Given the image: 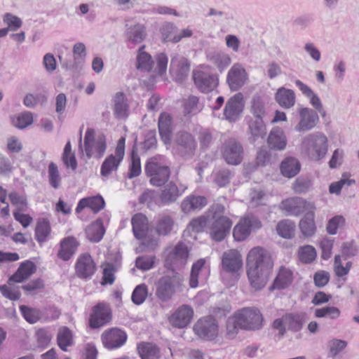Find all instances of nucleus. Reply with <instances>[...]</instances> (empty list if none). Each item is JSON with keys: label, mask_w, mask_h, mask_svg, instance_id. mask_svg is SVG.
Here are the masks:
<instances>
[{"label": "nucleus", "mask_w": 359, "mask_h": 359, "mask_svg": "<svg viewBox=\"0 0 359 359\" xmlns=\"http://www.w3.org/2000/svg\"><path fill=\"white\" fill-rule=\"evenodd\" d=\"M273 262L270 254L263 248L251 249L247 256V276L250 285L255 290L263 288L267 283Z\"/></svg>", "instance_id": "f257e3e1"}, {"label": "nucleus", "mask_w": 359, "mask_h": 359, "mask_svg": "<svg viewBox=\"0 0 359 359\" xmlns=\"http://www.w3.org/2000/svg\"><path fill=\"white\" fill-rule=\"evenodd\" d=\"M263 326V316L259 310L255 307H245L238 310L229 318L226 323L227 334L233 337L238 330L255 331Z\"/></svg>", "instance_id": "f03ea898"}, {"label": "nucleus", "mask_w": 359, "mask_h": 359, "mask_svg": "<svg viewBox=\"0 0 359 359\" xmlns=\"http://www.w3.org/2000/svg\"><path fill=\"white\" fill-rule=\"evenodd\" d=\"M328 139L322 132H314L305 135L300 144L302 155L313 161L325 158L328 151Z\"/></svg>", "instance_id": "7ed1b4c3"}, {"label": "nucleus", "mask_w": 359, "mask_h": 359, "mask_svg": "<svg viewBox=\"0 0 359 359\" xmlns=\"http://www.w3.org/2000/svg\"><path fill=\"white\" fill-rule=\"evenodd\" d=\"M80 148L85 153L88 159L100 158L107 149L106 138L104 135L95 136V131L88 128L86 131L83 146L80 143Z\"/></svg>", "instance_id": "20e7f679"}, {"label": "nucleus", "mask_w": 359, "mask_h": 359, "mask_svg": "<svg viewBox=\"0 0 359 359\" xmlns=\"http://www.w3.org/2000/svg\"><path fill=\"white\" fill-rule=\"evenodd\" d=\"M146 175L149 182L154 187H161L168 180L170 175L169 166L161 159L154 157L150 158L145 165Z\"/></svg>", "instance_id": "39448f33"}, {"label": "nucleus", "mask_w": 359, "mask_h": 359, "mask_svg": "<svg viewBox=\"0 0 359 359\" xmlns=\"http://www.w3.org/2000/svg\"><path fill=\"white\" fill-rule=\"evenodd\" d=\"M306 320L304 313H287L281 318L275 319L272 327L278 331L279 337H282L286 332V327L294 332L300 331Z\"/></svg>", "instance_id": "423d86ee"}, {"label": "nucleus", "mask_w": 359, "mask_h": 359, "mask_svg": "<svg viewBox=\"0 0 359 359\" xmlns=\"http://www.w3.org/2000/svg\"><path fill=\"white\" fill-rule=\"evenodd\" d=\"M279 208L287 215L299 216L302 214L315 212L316 206L313 203L307 201L303 198L294 196L283 200L279 205Z\"/></svg>", "instance_id": "0eeeda50"}, {"label": "nucleus", "mask_w": 359, "mask_h": 359, "mask_svg": "<svg viewBox=\"0 0 359 359\" xmlns=\"http://www.w3.org/2000/svg\"><path fill=\"white\" fill-rule=\"evenodd\" d=\"M189 251L185 244L178 243L173 247L168 248L165 251V265L167 268L175 270L186 265Z\"/></svg>", "instance_id": "6e6552de"}, {"label": "nucleus", "mask_w": 359, "mask_h": 359, "mask_svg": "<svg viewBox=\"0 0 359 359\" xmlns=\"http://www.w3.org/2000/svg\"><path fill=\"white\" fill-rule=\"evenodd\" d=\"M232 222L223 215L214 214L208 219V228L211 238L215 241H221L229 233Z\"/></svg>", "instance_id": "1a4fd4ad"}, {"label": "nucleus", "mask_w": 359, "mask_h": 359, "mask_svg": "<svg viewBox=\"0 0 359 359\" xmlns=\"http://www.w3.org/2000/svg\"><path fill=\"white\" fill-rule=\"evenodd\" d=\"M261 226L262 223L257 217L253 215H248L241 218L234 226L233 236L237 241H243L250 235L252 231L258 229Z\"/></svg>", "instance_id": "9d476101"}, {"label": "nucleus", "mask_w": 359, "mask_h": 359, "mask_svg": "<svg viewBox=\"0 0 359 359\" xmlns=\"http://www.w3.org/2000/svg\"><path fill=\"white\" fill-rule=\"evenodd\" d=\"M127 338L126 332L117 327L106 330L101 334V341L104 347L110 351L123 346Z\"/></svg>", "instance_id": "9b49d317"}, {"label": "nucleus", "mask_w": 359, "mask_h": 359, "mask_svg": "<svg viewBox=\"0 0 359 359\" xmlns=\"http://www.w3.org/2000/svg\"><path fill=\"white\" fill-rule=\"evenodd\" d=\"M195 334L201 339L213 340L218 335V325L212 317H205L198 320L194 326Z\"/></svg>", "instance_id": "f8f14e48"}, {"label": "nucleus", "mask_w": 359, "mask_h": 359, "mask_svg": "<svg viewBox=\"0 0 359 359\" xmlns=\"http://www.w3.org/2000/svg\"><path fill=\"white\" fill-rule=\"evenodd\" d=\"M179 280L175 276L165 275L161 277L156 283V296L162 302L171 299L175 292V286Z\"/></svg>", "instance_id": "ddd939ff"}, {"label": "nucleus", "mask_w": 359, "mask_h": 359, "mask_svg": "<svg viewBox=\"0 0 359 359\" xmlns=\"http://www.w3.org/2000/svg\"><path fill=\"white\" fill-rule=\"evenodd\" d=\"M222 153L224 159L228 164L236 165L240 164L243 160V147L235 139H229L224 143Z\"/></svg>", "instance_id": "4468645a"}, {"label": "nucleus", "mask_w": 359, "mask_h": 359, "mask_svg": "<svg viewBox=\"0 0 359 359\" xmlns=\"http://www.w3.org/2000/svg\"><path fill=\"white\" fill-rule=\"evenodd\" d=\"M357 253V248L353 242L345 243L341 247V255H336L334 257V270L336 274L338 276H344L346 275L351 266L350 262H347L346 265L344 266L341 262V257H344V260L346 259L353 257Z\"/></svg>", "instance_id": "2eb2a0df"}, {"label": "nucleus", "mask_w": 359, "mask_h": 359, "mask_svg": "<svg viewBox=\"0 0 359 359\" xmlns=\"http://www.w3.org/2000/svg\"><path fill=\"white\" fill-rule=\"evenodd\" d=\"M111 318V309L105 303H98L93 307L89 318V325L92 328H100L107 324Z\"/></svg>", "instance_id": "dca6fc26"}, {"label": "nucleus", "mask_w": 359, "mask_h": 359, "mask_svg": "<svg viewBox=\"0 0 359 359\" xmlns=\"http://www.w3.org/2000/svg\"><path fill=\"white\" fill-rule=\"evenodd\" d=\"M248 79V73L243 65L235 63L230 68L226 76L227 83L231 90H239Z\"/></svg>", "instance_id": "f3484780"}, {"label": "nucleus", "mask_w": 359, "mask_h": 359, "mask_svg": "<svg viewBox=\"0 0 359 359\" xmlns=\"http://www.w3.org/2000/svg\"><path fill=\"white\" fill-rule=\"evenodd\" d=\"M193 78L195 85L202 93L212 91L219 82L216 75L201 70L194 72Z\"/></svg>", "instance_id": "a211bd4d"}, {"label": "nucleus", "mask_w": 359, "mask_h": 359, "mask_svg": "<svg viewBox=\"0 0 359 359\" xmlns=\"http://www.w3.org/2000/svg\"><path fill=\"white\" fill-rule=\"evenodd\" d=\"M189 70L190 63L187 58L179 55L172 57L170 72L177 82H182L187 77Z\"/></svg>", "instance_id": "6ab92c4d"}, {"label": "nucleus", "mask_w": 359, "mask_h": 359, "mask_svg": "<svg viewBox=\"0 0 359 359\" xmlns=\"http://www.w3.org/2000/svg\"><path fill=\"white\" fill-rule=\"evenodd\" d=\"M187 189V187L185 184L170 182L161 191L160 202L165 205L172 203L176 201L184 193Z\"/></svg>", "instance_id": "aec40b11"}, {"label": "nucleus", "mask_w": 359, "mask_h": 359, "mask_svg": "<svg viewBox=\"0 0 359 359\" xmlns=\"http://www.w3.org/2000/svg\"><path fill=\"white\" fill-rule=\"evenodd\" d=\"M243 108V95L240 93H237L227 101L224 110V115L228 121L234 122L238 119Z\"/></svg>", "instance_id": "412c9836"}, {"label": "nucleus", "mask_w": 359, "mask_h": 359, "mask_svg": "<svg viewBox=\"0 0 359 359\" xmlns=\"http://www.w3.org/2000/svg\"><path fill=\"white\" fill-rule=\"evenodd\" d=\"M210 276V268L205 265V261L201 259L195 262L190 275L189 285L192 288L198 287L199 283L203 284Z\"/></svg>", "instance_id": "4be33fe9"}, {"label": "nucleus", "mask_w": 359, "mask_h": 359, "mask_svg": "<svg viewBox=\"0 0 359 359\" xmlns=\"http://www.w3.org/2000/svg\"><path fill=\"white\" fill-rule=\"evenodd\" d=\"M76 273L83 279L90 278L95 272V264L88 253L81 255L75 264Z\"/></svg>", "instance_id": "5701e85b"}, {"label": "nucleus", "mask_w": 359, "mask_h": 359, "mask_svg": "<svg viewBox=\"0 0 359 359\" xmlns=\"http://www.w3.org/2000/svg\"><path fill=\"white\" fill-rule=\"evenodd\" d=\"M299 121L294 129L297 132L308 131L313 128L317 124L319 118L318 114L312 109L302 107L298 109Z\"/></svg>", "instance_id": "b1692460"}, {"label": "nucleus", "mask_w": 359, "mask_h": 359, "mask_svg": "<svg viewBox=\"0 0 359 359\" xmlns=\"http://www.w3.org/2000/svg\"><path fill=\"white\" fill-rule=\"evenodd\" d=\"M242 264V258L238 250H230L223 253L222 265L226 272L236 273L241 269Z\"/></svg>", "instance_id": "393cba45"}, {"label": "nucleus", "mask_w": 359, "mask_h": 359, "mask_svg": "<svg viewBox=\"0 0 359 359\" xmlns=\"http://www.w3.org/2000/svg\"><path fill=\"white\" fill-rule=\"evenodd\" d=\"M194 315L192 309L187 305L179 307L170 316V324L178 328L187 327L191 322Z\"/></svg>", "instance_id": "a878e982"}, {"label": "nucleus", "mask_w": 359, "mask_h": 359, "mask_svg": "<svg viewBox=\"0 0 359 359\" xmlns=\"http://www.w3.org/2000/svg\"><path fill=\"white\" fill-rule=\"evenodd\" d=\"M177 150L182 155L191 154L196 149V143L194 137L187 132L180 131L175 137Z\"/></svg>", "instance_id": "bb28decb"}, {"label": "nucleus", "mask_w": 359, "mask_h": 359, "mask_svg": "<svg viewBox=\"0 0 359 359\" xmlns=\"http://www.w3.org/2000/svg\"><path fill=\"white\" fill-rule=\"evenodd\" d=\"M105 205L103 198L98 195L86 197L81 199L76 208L77 213L81 212L85 208L90 209L93 213H97L104 208Z\"/></svg>", "instance_id": "cd10ccee"}, {"label": "nucleus", "mask_w": 359, "mask_h": 359, "mask_svg": "<svg viewBox=\"0 0 359 359\" xmlns=\"http://www.w3.org/2000/svg\"><path fill=\"white\" fill-rule=\"evenodd\" d=\"M267 142L271 149L283 151L286 148L287 140L281 128H274L269 133Z\"/></svg>", "instance_id": "c85d7f7f"}, {"label": "nucleus", "mask_w": 359, "mask_h": 359, "mask_svg": "<svg viewBox=\"0 0 359 359\" xmlns=\"http://www.w3.org/2000/svg\"><path fill=\"white\" fill-rule=\"evenodd\" d=\"M123 159V156H119L115 153L114 154L108 156L101 165V175L105 178H108L113 172L118 170Z\"/></svg>", "instance_id": "c756f323"}, {"label": "nucleus", "mask_w": 359, "mask_h": 359, "mask_svg": "<svg viewBox=\"0 0 359 359\" xmlns=\"http://www.w3.org/2000/svg\"><path fill=\"white\" fill-rule=\"evenodd\" d=\"M133 231L137 239L144 238L148 230V220L145 215L142 213L135 214L131 219Z\"/></svg>", "instance_id": "7c9ffc66"}, {"label": "nucleus", "mask_w": 359, "mask_h": 359, "mask_svg": "<svg viewBox=\"0 0 359 359\" xmlns=\"http://www.w3.org/2000/svg\"><path fill=\"white\" fill-rule=\"evenodd\" d=\"M275 99L278 104L285 109L292 107L296 101L294 92L284 87L278 89L275 94Z\"/></svg>", "instance_id": "2f4dec72"}, {"label": "nucleus", "mask_w": 359, "mask_h": 359, "mask_svg": "<svg viewBox=\"0 0 359 359\" xmlns=\"http://www.w3.org/2000/svg\"><path fill=\"white\" fill-rule=\"evenodd\" d=\"M79 246V243L73 237L64 238L60 243V249L58 251L57 256L64 261L69 260L76 252Z\"/></svg>", "instance_id": "473e14b6"}, {"label": "nucleus", "mask_w": 359, "mask_h": 359, "mask_svg": "<svg viewBox=\"0 0 359 359\" xmlns=\"http://www.w3.org/2000/svg\"><path fill=\"white\" fill-rule=\"evenodd\" d=\"M206 204L207 199L205 197L190 195L183 200L181 208L184 213H189L191 211L203 208Z\"/></svg>", "instance_id": "72a5a7b5"}, {"label": "nucleus", "mask_w": 359, "mask_h": 359, "mask_svg": "<svg viewBox=\"0 0 359 359\" xmlns=\"http://www.w3.org/2000/svg\"><path fill=\"white\" fill-rule=\"evenodd\" d=\"M36 271V265L31 261L22 262L16 272L10 278V281L22 283L29 278Z\"/></svg>", "instance_id": "f704fd0d"}, {"label": "nucleus", "mask_w": 359, "mask_h": 359, "mask_svg": "<svg viewBox=\"0 0 359 359\" xmlns=\"http://www.w3.org/2000/svg\"><path fill=\"white\" fill-rule=\"evenodd\" d=\"M208 60L214 64L220 71L225 69L231 62L229 55L224 51H210L207 55Z\"/></svg>", "instance_id": "c9c22d12"}, {"label": "nucleus", "mask_w": 359, "mask_h": 359, "mask_svg": "<svg viewBox=\"0 0 359 359\" xmlns=\"http://www.w3.org/2000/svg\"><path fill=\"white\" fill-rule=\"evenodd\" d=\"M301 165L299 160L294 157H287L280 164V171L283 176L291 178L300 171Z\"/></svg>", "instance_id": "e433bc0d"}, {"label": "nucleus", "mask_w": 359, "mask_h": 359, "mask_svg": "<svg viewBox=\"0 0 359 359\" xmlns=\"http://www.w3.org/2000/svg\"><path fill=\"white\" fill-rule=\"evenodd\" d=\"M147 36L146 28L143 25L136 24L127 29L126 37L129 43L138 44L144 41Z\"/></svg>", "instance_id": "4c0bfd02"}, {"label": "nucleus", "mask_w": 359, "mask_h": 359, "mask_svg": "<svg viewBox=\"0 0 359 359\" xmlns=\"http://www.w3.org/2000/svg\"><path fill=\"white\" fill-rule=\"evenodd\" d=\"M138 353L141 359H159V348L153 343L142 342L137 345Z\"/></svg>", "instance_id": "58836bf2"}, {"label": "nucleus", "mask_w": 359, "mask_h": 359, "mask_svg": "<svg viewBox=\"0 0 359 359\" xmlns=\"http://www.w3.org/2000/svg\"><path fill=\"white\" fill-rule=\"evenodd\" d=\"M171 123L170 116L166 114H161L158 119V130L162 140L168 144L171 139Z\"/></svg>", "instance_id": "ea45409f"}, {"label": "nucleus", "mask_w": 359, "mask_h": 359, "mask_svg": "<svg viewBox=\"0 0 359 359\" xmlns=\"http://www.w3.org/2000/svg\"><path fill=\"white\" fill-rule=\"evenodd\" d=\"M293 273L285 267H281L273 282V287L276 289H285L292 282Z\"/></svg>", "instance_id": "a19ab883"}, {"label": "nucleus", "mask_w": 359, "mask_h": 359, "mask_svg": "<svg viewBox=\"0 0 359 359\" xmlns=\"http://www.w3.org/2000/svg\"><path fill=\"white\" fill-rule=\"evenodd\" d=\"M144 49V46H142L138 50L136 67L141 72H150L154 66V60L151 56Z\"/></svg>", "instance_id": "79ce46f5"}, {"label": "nucleus", "mask_w": 359, "mask_h": 359, "mask_svg": "<svg viewBox=\"0 0 359 359\" xmlns=\"http://www.w3.org/2000/svg\"><path fill=\"white\" fill-rule=\"evenodd\" d=\"M114 114L116 118H125L128 115V105L123 93H117L114 98Z\"/></svg>", "instance_id": "37998d69"}, {"label": "nucleus", "mask_w": 359, "mask_h": 359, "mask_svg": "<svg viewBox=\"0 0 359 359\" xmlns=\"http://www.w3.org/2000/svg\"><path fill=\"white\" fill-rule=\"evenodd\" d=\"M57 341L62 351H67V347L74 344L72 332L67 327H60L57 332Z\"/></svg>", "instance_id": "c03bdc74"}, {"label": "nucleus", "mask_w": 359, "mask_h": 359, "mask_svg": "<svg viewBox=\"0 0 359 359\" xmlns=\"http://www.w3.org/2000/svg\"><path fill=\"white\" fill-rule=\"evenodd\" d=\"M299 228L305 236H313L316 230L314 222V212H307L299 222Z\"/></svg>", "instance_id": "a18cd8bd"}, {"label": "nucleus", "mask_w": 359, "mask_h": 359, "mask_svg": "<svg viewBox=\"0 0 359 359\" xmlns=\"http://www.w3.org/2000/svg\"><path fill=\"white\" fill-rule=\"evenodd\" d=\"M269 194L261 189H253L249 194V205L252 208L265 205L269 200Z\"/></svg>", "instance_id": "49530a36"}, {"label": "nucleus", "mask_w": 359, "mask_h": 359, "mask_svg": "<svg viewBox=\"0 0 359 359\" xmlns=\"http://www.w3.org/2000/svg\"><path fill=\"white\" fill-rule=\"evenodd\" d=\"M88 238L93 242H99L104 234V229L100 219L90 225L86 231Z\"/></svg>", "instance_id": "de8ad7c7"}, {"label": "nucleus", "mask_w": 359, "mask_h": 359, "mask_svg": "<svg viewBox=\"0 0 359 359\" xmlns=\"http://www.w3.org/2000/svg\"><path fill=\"white\" fill-rule=\"evenodd\" d=\"M249 130L252 142H255L258 137H264L266 134V127L262 118L252 119L249 122Z\"/></svg>", "instance_id": "09e8293b"}, {"label": "nucleus", "mask_w": 359, "mask_h": 359, "mask_svg": "<svg viewBox=\"0 0 359 359\" xmlns=\"http://www.w3.org/2000/svg\"><path fill=\"white\" fill-rule=\"evenodd\" d=\"M11 204L15 207V211H27L28 203L25 194L13 191L8 194Z\"/></svg>", "instance_id": "8fccbe9b"}, {"label": "nucleus", "mask_w": 359, "mask_h": 359, "mask_svg": "<svg viewBox=\"0 0 359 359\" xmlns=\"http://www.w3.org/2000/svg\"><path fill=\"white\" fill-rule=\"evenodd\" d=\"M173 224V219L171 216L162 215L158 219L156 230L159 235L166 236L172 231Z\"/></svg>", "instance_id": "3c124183"}, {"label": "nucleus", "mask_w": 359, "mask_h": 359, "mask_svg": "<svg viewBox=\"0 0 359 359\" xmlns=\"http://www.w3.org/2000/svg\"><path fill=\"white\" fill-rule=\"evenodd\" d=\"M33 123V114L31 111L20 113L12 118V124L18 129H25Z\"/></svg>", "instance_id": "603ef678"}, {"label": "nucleus", "mask_w": 359, "mask_h": 359, "mask_svg": "<svg viewBox=\"0 0 359 359\" xmlns=\"http://www.w3.org/2000/svg\"><path fill=\"white\" fill-rule=\"evenodd\" d=\"M276 230L279 236L284 238H291L294 236L295 225L289 219H284L278 222Z\"/></svg>", "instance_id": "864d4df0"}, {"label": "nucleus", "mask_w": 359, "mask_h": 359, "mask_svg": "<svg viewBox=\"0 0 359 359\" xmlns=\"http://www.w3.org/2000/svg\"><path fill=\"white\" fill-rule=\"evenodd\" d=\"M62 161L67 168H71L72 170L76 169L77 161L74 153L72 151V145L69 141H68L65 146L62 155Z\"/></svg>", "instance_id": "5fc2aeb1"}, {"label": "nucleus", "mask_w": 359, "mask_h": 359, "mask_svg": "<svg viewBox=\"0 0 359 359\" xmlns=\"http://www.w3.org/2000/svg\"><path fill=\"white\" fill-rule=\"evenodd\" d=\"M50 233V224L47 220L39 221L35 229V238L39 243H43L47 241Z\"/></svg>", "instance_id": "6e6d98bb"}, {"label": "nucleus", "mask_w": 359, "mask_h": 359, "mask_svg": "<svg viewBox=\"0 0 359 359\" xmlns=\"http://www.w3.org/2000/svg\"><path fill=\"white\" fill-rule=\"evenodd\" d=\"M48 177L49 184L53 188L56 189L60 187L62 177L57 165L53 162H50L48 165Z\"/></svg>", "instance_id": "4d7b16f0"}, {"label": "nucleus", "mask_w": 359, "mask_h": 359, "mask_svg": "<svg viewBox=\"0 0 359 359\" xmlns=\"http://www.w3.org/2000/svg\"><path fill=\"white\" fill-rule=\"evenodd\" d=\"M47 101V97L42 93H27L23 100V104L28 108H34L38 104H44Z\"/></svg>", "instance_id": "13d9d810"}, {"label": "nucleus", "mask_w": 359, "mask_h": 359, "mask_svg": "<svg viewBox=\"0 0 359 359\" xmlns=\"http://www.w3.org/2000/svg\"><path fill=\"white\" fill-rule=\"evenodd\" d=\"M298 256L302 262L309 264L315 260L317 253L313 246L308 245L299 248Z\"/></svg>", "instance_id": "bf43d9fd"}, {"label": "nucleus", "mask_w": 359, "mask_h": 359, "mask_svg": "<svg viewBox=\"0 0 359 359\" xmlns=\"http://www.w3.org/2000/svg\"><path fill=\"white\" fill-rule=\"evenodd\" d=\"M159 201L158 193L154 190H146L139 198L140 203L146 204L150 209L158 205Z\"/></svg>", "instance_id": "052dcab7"}, {"label": "nucleus", "mask_w": 359, "mask_h": 359, "mask_svg": "<svg viewBox=\"0 0 359 359\" xmlns=\"http://www.w3.org/2000/svg\"><path fill=\"white\" fill-rule=\"evenodd\" d=\"M13 283L9 279L8 285H0V292L6 298L15 301L20 299L21 294L19 288L13 285Z\"/></svg>", "instance_id": "680f3d73"}, {"label": "nucleus", "mask_w": 359, "mask_h": 359, "mask_svg": "<svg viewBox=\"0 0 359 359\" xmlns=\"http://www.w3.org/2000/svg\"><path fill=\"white\" fill-rule=\"evenodd\" d=\"M340 314V310L336 306H325L315 311L316 318H328L335 320L339 317Z\"/></svg>", "instance_id": "e2e57ef3"}, {"label": "nucleus", "mask_w": 359, "mask_h": 359, "mask_svg": "<svg viewBox=\"0 0 359 359\" xmlns=\"http://www.w3.org/2000/svg\"><path fill=\"white\" fill-rule=\"evenodd\" d=\"M20 310L24 318L29 323H36L41 318V313L39 309L20 306Z\"/></svg>", "instance_id": "0e129e2a"}, {"label": "nucleus", "mask_w": 359, "mask_h": 359, "mask_svg": "<svg viewBox=\"0 0 359 359\" xmlns=\"http://www.w3.org/2000/svg\"><path fill=\"white\" fill-rule=\"evenodd\" d=\"M3 22L7 25L6 27L13 32L17 31L22 25V20L11 13H6L4 15Z\"/></svg>", "instance_id": "69168bd1"}, {"label": "nucleus", "mask_w": 359, "mask_h": 359, "mask_svg": "<svg viewBox=\"0 0 359 359\" xmlns=\"http://www.w3.org/2000/svg\"><path fill=\"white\" fill-rule=\"evenodd\" d=\"M147 293V286L145 284H140L133 290L131 299L135 304L140 305L145 301Z\"/></svg>", "instance_id": "338daca9"}, {"label": "nucleus", "mask_w": 359, "mask_h": 359, "mask_svg": "<svg viewBox=\"0 0 359 359\" xmlns=\"http://www.w3.org/2000/svg\"><path fill=\"white\" fill-rule=\"evenodd\" d=\"M251 112L255 116V118H262L265 115V107L262 100L259 97H256L252 99Z\"/></svg>", "instance_id": "774afa93"}]
</instances>
